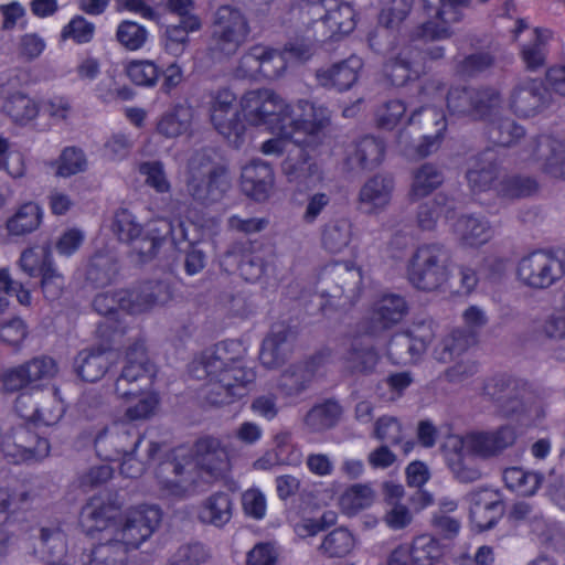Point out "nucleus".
<instances>
[{
    "mask_svg": "<svg viewBox=\"0 0 565 565\" xmlns=\"http://www.w3.org/2000/svg\"><path fill=\"white\" fill-rule=\"evenodd\" d=\"M241 113L249 126L275 135L263 143L265 154H279L290 145H312L328 119L323 107L308 102L290 107L269 89L246 93L241 100Z\"/></svg>",
    "mask_w": 565,
    "mask_h": 565,
    "instance_id": "1",
    "label": "nucleus"
},
{
    "mask_svg": "<svg viewBox=\"0 0 565 565\" xmlns=\"http://www.w3.org/2000/svg\"><path fill=\"white\" fill-rule=\"evenodd\" d=\"M119 516L118 508L113 503H106L102 498L92 499L82 510L79 523L83 530L90 536L100 533L99 540L105 544L94 552L92 565H109L102 562L111 543L122 545V552L127 548L138 547L143 543L161 520V511L154 505H140Z\"/></svg>",
    "mask_w": 565,
    "mask_h": 565,
    "instance_id": "2",
    "label": "nucleus"
},
{
    "mask_svg": "<svg viewBox=\"0 0 565 565\" xmlns=\"http://www.w3.org/2000/svg\"><path fill=\"white\" fill-rule=\"evenodd\" d=\"M516 438L514 427L505 425L494 431L469 433L465 436L449 435L443 443L445 460L455 475L463 482L480 477L476 457L486 458L511 446Z\"/></svg>",
    "mask_w": 565,
    "mask_h": 565,
    "instance_id": "3",
    "label": "nucleus"
},
{
    "mask_svg": "<svg viewBox=\"0 0 565 565\" xmlns=\"http://www.w3.org/2000/svg\"><path fill=\"white\" fill-rule=\"evenodd\" d=\"M193 467H200L213 476L228 468V452L215 438H203L195 445V457L182 466L180 462L166 461L161 463L157 478L161 495L164 498L182 499L195 492L193 481L188 472Z\"/></svg>",
    "mask_w": 565,
    "mask_h": 565,
    "instance_id": "4",
    "label": "nucleus"
},
{
    "mask_svg": "<svg viewBox=\"0 0 565 565\" xmlns=\"http://www.w3.org/2000/svg\"><path fill=\"white\" fill-rule=\"evenodd\" d=\"M226 345H217L214 353H209L203 360L192 366V373L198 379L209 377V399L213 404H225L231 397H241L245 394L244 384L252 381L254 373L246 370L242 362L227 359Z\"/></svg>",
    "mask_w": 565,
    "mask_h": 565,
    "instance_id": "5",
    "label": "nucleus"
},
{
    "mask_svg": "<svg viewBox=\"0 0 565 565\" xmlns=\"http://www.w3.org/2000/svg\"><path fill=\"white\" fill-rule=\"evenodd\" d=\"M147 373H149V367L147 365L145 348L142 344H136L127 352L126 365L116 384V393L129 404L125 413V420L117 422L116 424L132 427V431L137 434L138 431L131 423L151 416L159 403L154 392L139 391L132 385L134 381L143 377Z\"/></svg>",
    "mask_w": 565,
    "mask_h": 565,
    "instance_id": "6",
    "label": "nucleus"
},
{
    "mask_svg": "<svg viewBox=\"0 0 565 565\" xmlns=\"http://www.w3.org/2000/svg\"><path fill=\"white\" fill-rule=\"evenodd\" d=\"M140 443L139 434L132 427L114 424L96 440L99 456L107 461H119L120 472L127 477H136L142 471V465L135 459L132 452Z\"/></svg>",
    "mask_w": 565,
    "mask_h": 565,
    "instance_id": "7",
    "label": "nucleus"
},
{
    "mask_svg": "<svg viewBox=\"0 0 565 565\" xmlns=\"http://www.w3.org/2000/svg\"><path fill=\"white\" fill-rule=\"evenodd\" d=\"M310 56V49L303 43L291 44L282 53L256 45L242 58L243 76L255 77L258 74L271 78L278 76L289 63L301 62Z\"/></svg>",
    "mask_w": 565,
    "mask_h": 565,
    "instance_id": "8",
    "label": "nucleus"
},
{
    "mask_svg": "<svg viewBox=\"0 0 565 565\" xmlns=\"http://www.w3.org/2000/svg\"><path fill=\"white\" fill-rule=\"evenodd\" d=\"M147 232L139 227L135 216L127 210L118 211L113 221V231L120 241L130 242L140 259L154 255L162 236L171 232V225L164 220L150 222Z\"/></svg>",
    "mask_w": 565,
    "mask_h": 565,
    "instance_id": "9",
    "label": "nucleus"
},
{
    "mask_svg": "<svg viewBox=\"0 0 565 565\" xmlns=\"http://www.w3.org/2000/svg\"><path fill=\"white\" fill-rule=\"evenodd\" d=\"M449 274L447 254L434 245L418 248L408 267L411 282L423 290L439 288L448 280Z\"/></svg>",
    "mask_w": 565,
    "mask_h": 565,
    "instance_id": "10",
    "label": "nucleus"
},
{
    "mask_svg": "<svg viewBox=\"0 0 565 565\" xmlns=\"http://www.w3.org/2000/svg\"><path fill=\"white\" fill-rule=\"evenodd\" d=\"M564 275V265L555 256L535 252L523 257L516 268L519 281L532 289H545Z\"/></svg>",
    "mask_w": 565,
    "mask_h": 565,
    "instance_id": "11",
    "label": "nucleus"
},
{
    "mask_svg": "<svg viewBox=\"0 0 565 565\" xmlns=\"http://www.w3.org/2000/svg\"><path fill=\"white\" fill-rule=\"evenodd\" d=\"M249 29L242 13L231 7H221L214 20L216 49L224 54L234 53L242 45Z\"/></svg>",
    "mask_w": 565,
    "mask_h": 565,
    "instance_id": "12",
    "label": "nucleus"
},
{
    "mask_svg": "<svg viewBox=\"0 0 565 565\" xmlns=\"http://www.w3.org/2000/svg\"><path fill=\"white\" fill-rule=\"evenodd\" d=\"M0 108L14 124L25 126L39 115V104L17 88L9 75L0 76Z\"/></svg>",
    "mask_w": 565,
    "mask_h": 565,
    "instance_id": "13",
    "label": "nucleus"
},
{
    "mask_svg": "<svg viewBox=\"0 0 565 565\" xmlns=\"http://www.w3.org/2000/svg\"><path fill=\"white\" fill-rule=\"evenodd\" d=\"M235 96L225 89L220 92L211 106V120L217 131L231 145L238 148L245 140L246 127L237 120V111L233 107Z\"/></svg>",
    "mask_w": 565,
    "mask_h": 565,
    "instance_id": "14",
    "label": "nucleus"
},
{
    "mask_svg": "<svg viewBox=\"0 0 565 565\" xmlns=\"http://www.w3.org/2000/svg\"><path fill=\"white\" fill-rule=\"evenodd\" d=\"M56 364L50 358L34 359L25 364L8 371L3 375V386L7 391L38 388L56 374Z\"/></svg>",
    "mask_w": 565,
    "mask_h": 565,
    "instance_id": "15",
    "label": "nucleus"
},
{
    "mask_svg": "<svg viewBox=\"0 0 565 565\" xmlns=\"http://www.w3.org/2000/svg\"><path fill=\"white\" fill-rule=\"evenodd\" d=\"M194 110L186 102L171 104L154 120V134L164 139L188 135L193 125Z\"/></svg>",
    "mask_w": 565,
    "mask_h": 565,
    "instance_id": "16",
    "label": "nucleus"
},
{
    "mask_svg": "<svg viewBox=\"0 0 565 565\" xmlns=\"http://www.w3.org/2000/svg\"><path fill=\"white\" fill-rule=\"evenodd\" d=\"M502 514L503 503L499 492L482 489L470 494V518L478 530L492 527Z\"/></svg>",
    "mask_w": 565,
    "mask_h": 565,
    "instance_id": "17",
    "label": "nucleus"
},
{
    "mask_svg": "<svg viewBox=\"0 0 565 565\" xmlns=\"http://www.w3.org/2000/svg\"><path fill=\"white\" fill-rule=\"evenodd\" d=\"M28 433L23 429L14 434V441L10 437L0 436V454L8 462L22 463L33 462L46 458L50 454V444L46 439H36L35 447L25 446Z\"/></svg>",
    "mask_w": 565,
    "mask_h": 565,
    "instance_id": "18",
    "label": "nucleus"
},
{
    "mask_svg": "<svg viewBox=\"0 0 565 565\" xmlns=\"http://www.w3.org/2000/svg\"><path fill=\"white\" fill-rule=\"evenodd\" d=\"M274 186L271 168L262 161H252L243 167L242 189L248 196L262 201L269 196Z\"/></svg>",
    "mask_w": 565,
    "mask_h": 565,
    "instance_id": "19",
    "label": "nucleus"
},
{
    "mask_svg": "<svg viewBox=\"0 0 565 565\" xmlns=\"http://www.w3.org/2000/svg\"><path fill=\"white\" fill-rule=\"evenodd\" d=\"M311 9L315 13L326 11L323 24L330 29L332 35L348 34L355 26L353 8L341 0H322L321 3H313Z\"/></svg>",
    "mask_w": 565,
    "mask_h": 565,
    "instance_id": "20",
    "label": "nucleus"
},
{
    "mask_svg": "<svg viewBox=\"0 0 565 565\" xmlns=\"http://www.w3.org/2000/svg\"><path fill=\"white\" fill-rule=\"evenodd\" d=\"M44 210L35 201H25L18 205L14 213L7 220L6 230L9 236H24L40 228Z\"/></svg>",
    "mask_w": 565,
    "mask_h": 565,
    "instance_id": "21",
    "label": "nucleus"
},
{
    "mask_svg": "<svg viewBox=\"0 0 565 565\" xmlns=\"http://www.w3.org/2000/svg\"><path fill=\"white\" fill-rule=\"evenodd\" d=\"M190 193L203 202H215L220 200L230 189V177L226 170L215 171L209 179L196 183V175L193 173L189 180Z\"/></svg>",
    "mask_w": 565,
    "mask_h": 565,
    "instance_id": "22",
    "label": "nucleus"
},
{
    "mask_svg": "<svg viewBox=\"0 0 565 565\" xmlns=\"http://www.w3.org/2000/svg\"><path fill=\"white\" fill-rule=\"evenodd\" d=\"M376 492L369 483H355L347 488L338 500L341 512L353 516L373 505Z\"/></svg>",
    "mask_w": 565,
    "mask_h": 565,
    "instance_id": "23",
    "label": "nucleus"
},
{
    "mask_svg": "<svg viewBox=\"0 0 565 565\" xmlns=\"http://www.w3.org/2000/svg\"><path fill=\"white\" fill-rule=\"evenodd\" d=\"M392 181L387 178L376 177L366 182L360 192V202L367 213L383 210L391 200Z\"/></svg>",
    "mask_w": 565,
    "mask_h": 565,
    "instance_id": "24",
    "label": "nucleus"
},
{
    "mask_svg": "<svg viewBox=\"0 0 565 565\" xmlns=\"http://www.w3.org/2000/svg\"><path fill=\"white\" fill-rule=\"evenodd\" d=\"M361 67V58L351 56L343 63L337 64L330 70L320 73L319 79L322 85H332L339 89H347L355 83Z\"/></svg>",
    "mask_w": 565,
    "mask_h": 565,
    "instance_id": "25",
    "label": "nucleus"
},
{
    "mask_svg": "<svg viewBox=\"0 0 565 565\" xmlns=\"http://www.w3.org/2000/svg\"><path fill=\"white\" fill-rule=\"evenodd\" d=\"M111 356L109 351H82L75 360V371L84 381L95 382L104 375Z\"/></svg>",
    "mask_w": 565,
    "mask_h": 565,
    "instance_id": "26",
    "label": "nucleus"
},
{
    "mask_svg": "<svg viewBox=\"0 0 565 565\" xmlns=\"http://www.w3.org/2000/svg\"><path fill=\"white\" fill-rule=\"evenodd\" d=\"M454 232L463 242L472 247L487 243L492 237L489 224L478 217L462 216L454 225Z\"/></svg>",
    "mask_w": 565,
    "mask_h": 565,
    "instance_id": "27",
    "label": "nucleus"
},
{
    "mask_svg": "<svg viewBox=\"0 0 565 565\" xmlns=\"http://www.w3.org/2000/svg\"><path fill=\"white\" fill-rule=\"evenodd\" d=\"M232 518V501L228 494L217 492L210 495L199 510V519L214 526H223Z\"/></svg>",
    "mask_w": 565,
    "mask_h": 565,
    "instance_id": "28",
    "label": "nucleus"
},
{
    "mask_svg": "<svg viewBox=\"0 0 565 565\" xmlns=\"http://www.w3.org/2000/svg\"><path fill=\"white\" fill-rule=\"evenodd\" d=\"M127 78L137 86L153 87L158 83L161 70L149 58H128L122 63Z\"/></svg>",
    "mask_w": 565,
    "mask_h": 565,
    "instance_id": "29",
    "label": "nucleus"
},
{
    "mask_svg": "<svg viewBox=\"0 0 565 565\" xmlns=\"http://www.w3.org/2000/svg\"><path fill=\"white\" fill-rule=\"evenodd\" d=\"M116 41L120 46L129 52L142 50L149 42V30L132 20L120 21L115 31Z\"/></svg>",
    "mask_w": 565,
    "mask_h": 565,
    "instance_id": "30",
    "label": "nucleus"
},
{
    "mask_svg": "<svg viewBox=\"0 0 565 565\" xmlns=\"http://www.w3.org/2000/svg\"><path fill=\"white\" fill-rule=\"evenodd\" d=\"M31 397L28 394L19 395L15 402L17 413L26 420L51 425L58 420L63 415L64 405L57 397H55L54 405L51 409H46L44 407H29Z\"/></svg>",
    "mask_w": 565,
    "mask_h": 565,
    "instance_id": "31",
    "label": "nucleus"
},
{
    "mask_svg": "<svg viewBox=\"0 0 565 565\" xmlns=\"http://www.w3.org/2000/svg\"><path fill=\"white\" fill-rule=\"evenodd\" d=\"M200 21L196 17H185L178 25H170L166 30V50L175 56L181 55L188 44L189 33L200 29Z\"/></svg>",
    "mask_w": 565,
    "mask_h": 565,
    "instance_id": "32",
    "label": "nucleus"
},
{
    "mask_svg": "<svg viewBox=\"0 0 565 565\" xmlns=\"http://www.w3.org/2000/svg\"><path fill=\"white\" fill-rule=\"evenodd\" d=\"M408 547L414 565H435L445 555L444 546L435 537L427 534L415 537Z\"/></svg>",
    "mask_w": 565,
    "mask_h": 565,
    "instance_id": "33",
    "label": "nucleus"
},
{
    "mask_svg": "<svg viewBox=\"0 0 565 565\" xmlns=\"http://www.w3.org/2000/svg\"><path fill=\"white\" fill-rule=\"evenodd\" d=\"M353 236L352 223L348 218H339L328 223L322 232V245L331 253L347 247Z\"/></svg>",
    "mask_w": 565,
    "mask_h": 565,
    "instance_id": "34",
    "label": "nucleus"
},
{
    "mask_svg": "<svg viewBox=\"0 0 565 565\" xmlns=\"http://www.w3.org/2000/svg\"><path fill=\"white\" fill-rule=\"evenodd\" d=\"M503 480L509 489L521 494L532 495L539 489L542 478L539 473L526 471L519 467L504 470Z\"/></svg>",
    "mask_w": 565,
    "mask_h": 565,
    "instance_id": "35",
    "label": "nucleus"
},
{
    "mask_svg": "<svg viewBox=\"0 0 565 565\" xmlns=\"http://www.w3.org/2000/svg\"><path fill=\"white\" fill-rule=\"evenodd\" d=\"M19 266L30 277H36L41 276L46 268L53 267L54 262L47 249L34 246L22 252Z\"/></svg>",
    "mask_w": 565,
    "mask_h": 565,
    "instance_id": "36",
    "label": "nucleus"
},
{
    "mask_svg": "<svg viewBox=\"0 0 565 565\" xmlns=\"http://www.w3.org/2000/svg\"><path fill=\"white\" fill-rule=\"evenodd\" d=\"M87 168V159L81 149L65 148L55 161V174L62 178H70L84 172Z\"/></svg>",
    "mask_w": 565,
    "mask_h": 565,
    "instance_id": "37",
    "label": "nucleus"
},
{
    "mask_svg": "<svg viewBox=\"0 0 565 565\" xmlns=\"http://www.w3.org/2000/svg\"><path fill=\"white\" fill-rule=\"evenodd\" d=\"M355 539L347 529H335L329 533L321 545L326 554L331 557H343L355 547Z\"/></svg>",
    "mask_w": 565,
    "mask_h": 565,
    "instance_id": "38",
    "label": "nucleus"
},
{
    "mask_svg": "<svg viewBox=\"0 0 565 565\" xmlns=\"http://www.w3.org/2000/svg\"><path fill=\"white\" fill-rule=\"evenodd\" d=\"M405 309L406 306L403 298L398 296H385L375 306L374 319L386 328L399 321Z\"/></svg>",
    "mask_w": 565,
    "mask_h": 565,
    "instance_id": "39",
    "label": "nucleus"
},
{
    "mask_svg": "<svg viewBox=\"0 0 565 565\" xmlns=\"http://www.w3.org/2000/svg\"><path fill=\"white\" fill-rule=\"evenodd\" d=\"M289 350V345L281 335H269L267 337L262 345L260 350V362L266 367H276L284 362L286 354Z\"/></svg>",
    "mask_w": 565,
    "mask_h": 565,
    "instance_id": "40",
    "label": "nucleus"
},
{
    "mask_svg": "<svg viewBox=\"0 0 565 565\" xmlns=\"http://www.w3.org/2000/svg\"><path fill=\"white\" fill-rule=\"evenodd\" d=\"M441 182L443 175L437 168L423 166L414 177L412 195L416 199L424 198L439 186Z\"/></svg>",
    "mask_w": 565,
    "mask_h": 565,
    "instance_id": "41",
    "label": "nucleus"
},
{
    "mask_svg": "<svg viewBox=\"0 0 565 565\" xmlns=\"http://www.w3.org/2000/svg\"><path fill=\"white\" fill-rule=\"evenodd\" d=\"M95 25L81 15H75L61 30L63 41L72 40L77 44H85L93 40Z\"/></svg>",
    "mask_w": 565,
    "mask_h": 565,
    "instance_id": "42",
    "label": "nucleus"
},
{
    "mask_svg": "<svg viewBox=\"0 0 565 565\" xmlns=\"http://www.w3.org/2000/svg\"><path fill=\"white\" fill-rule=\"evenodd\" d=\"M471 343V337L460 331L451 333L435 349L434 354L438 361L450 362Z\"/></svg>",
    "mask_w": 565,
    "mask_h": 565,
    "instance_id": "43",
    "label": "nucleus"
},
{
    "mask_svg": "<svg viewBox=\"0 0 565 565\" xmlns=\"http://www.w3.org/2000/svg\"><path fill=\"white\" fill-rule=\"evenodd\" d=\"M341 414L335 402H327L313 407L307 415L306 422L312 429H323L333 425Z\"/></svg>",
    "mask_w": 565,
    "mask_h": 565,
    "instance_id": "44",
    "label": "nucleus"
},
{
    "mask_svg": "<svg viewBox=\"0 0 565 565\" xmlns=\"http://www.w3.org/2000/svg\"><path fill=\"white\" fill-rule=\"evenodd\" d=\"M333 521L334 515L332 513L326 514L321 518L303 514L299 516L298 520L292 521V526L299 539H308L323 531L326 526L333 523Z\"/></svg>",
    "mask_w": 565,
    "mask_h": 565,
    "instance_id": "45",
    "label": "nucleus"
},
{
    "mask_svg": "<svg viewBox=\"0 0 565 565\" xmlns=\"http://www.w3.org/2000/svg\"><path fill=\"white\" fill-rule=\"evenodd\" d=\"M94 307L99 313L108 315L117 310V308L131 312H140L147 309L149 303H135L124 297H120L118 300H116L114 296L99 295L94 300Z\"/></svg>",
    "mask_w": 565,
    "mask_h": 565,
    "instance_id": "46",
    "label": "nucleus"
},
{
    "mask_svg": "<svg viewBox=\"0 0 565 565\" xmlns=\"http://www.w3.org/2000/svg\"><path fill=\"white\" fill-rule=\"evenodd\" d=\"M406 106L402 100H391L379 108L376 119L385 129H392L405 118Z\"/></svg>",
    "mask_w": 565,
    "mask_h": 565,
    "instance_id": "47",
    "label": "nucleus"
},
{
    "mask_svg": "<svg viewBox=\"0 0 565 565\" xmlns=\"http://www.w3.org/2000/svg\"><path fill=\"white\" fill-rule=\"evenodd\" d=\"M542 97L530 88H521L512 95L511 106L521 116H531L540 108Z\"/></svg>",
    "mask_w": 565,
    "mask_h": 565,
    "instance_id": "48",
    "label": "nucleus"
},
{
    "mask_svg": "<svg viewBox=\"0 0 565 565\" xmlns=\"http://www.w3.org/2000/svg\"><path fill=\"white\" fill-rule=\"evenodd\" d=\"M534 42L531 45H526L522 50V56L529 67H536L543 63L544 53L543 44L551 39V32L548 30H535Z\"/></svg>",
    "mask_w": 565,
    "mask_h": 565,
    "instance_id": "49",
    "label": "nucleus"
},
{
    "mask_svg": "<svg viewBox=\"0 0 565 565\" xmlns=\"http://www.w3.org/2000/svg\"><path fill=\"white\" fill-rule=\"evenodd\" d=\"M45 46V41L39 34L26 33L19 38L15 52L22 58L33 60L43 53Z\"/></svg>",
    "mask_w": 565,
    "mask_h": 565,
    "instance_id": "50",
    "label": "nucleus"
},
{
    "mask_svg": "<svg viewBox=\"0 0 565 565\" xmlns=\"http://www.w3.org/2000/svg\"><path fill=\"white\" fill-rule=\"evenodd\" d=\"M244 512L254 518L263 519L266 514L267 502L265 494L257 488H250L243 493L242 498Z\"/></svg>",
    "mask_w": 565,
    "mask_h": 565,
    "instance_id": "51",
    "label": "nucleus"
},
{
    "mask_svg": "<svg viewBox=\"0 0 565 565\" xmlns=\"http://www.w3.org/2000/svg\"><path fill=\"white\" fill-rule=\"evenodd\" d=\"M383 156V146L374 138H365L361 141L358 154L354 159H350L352 164L358 162L362 166L374 164L381 161Z\"/></svg>",
    "mask_w": 565,
    "mask_h": 565,
    "instance_id": "52",
    "label": "nucleus"
},
{
    "mask_svg": "<svg viewBox=\"0 0 565 565\" xmlns=\"http://www.w3.org/2000/svg\"><path fill=\"white\" fill-rule=\"evenodd\" d=\"M41 288L49 300L58 298L64 288V277L56 266L46 268L41 275Z\"/></svg>",
    "mask_w": 565,
    "mask_h": 565,
    "instance_id": "53",
    "label": "nucleus"
},
{
    "mask_svg": "<svg viewBox=\"0 0 565 565\" xmlns=\"http://www.w3.org/2000/svg\"><path fill=\"white\" fill-rule=\"evenodd\" d=\"M139 172L146 177V182L156 191L166 192L169 190V182L160 162H145L140 164Z\"/></svg>",
    "mask_w": 565,
    "mask_h": 565,
    "instance_id": "54",
    "label": "nucleus"
},
{
    "mask_svg": "<svg viewBox=\"0 0 565 565\" xmlns=\"http://www.w3.org/2000/svg\"><path fill=\"white\" fill-rule=\"evenodd\" d=\"M84 241V234L77 228H68L63 232L55 243V249L60 256L70 257L75 254Z\"/></svg>",
    "mask_w": 565,
    "mask_h": 565,
    "instance_id": "55",
    "label": "nucleus"
},
{
    "mask_svg": "<svg viewBox=\"0 0 565 565\" xmlns=\"http://www.w3.org/2000/svg\"><path fill=\"white\" fill-rule=\"evenodd\" d=\"M543 330L545 334L553 339L565 337V299L556 306L553 312L546 318Z\"/></svg>",
    "mask_w": 565,
    "mask_h": 565,
    "instance_id": "56",
    "label": "nucleus"
},
{
    "mask_svg": "<svg viewBox=\"0 0 565 565\" xmlns=\"http://www.w3.org/2000/svg\"><path fill=\"white\" fill-rule=\"evenodd\" d=\"M132 146V140L127 134H116L105 145V157L109 160L124 159Z\"/></svg>",
    "mask_w": 565,
    "mask_h": 565,
    "instance_id": "57",
    "label": "nucleus"
},
{
    "mask_svg": "<svg viewBox=\"0 0 565 565\" xmlns=\"http://www.w3.org/2000/svg\"><path fill=\"white\" fill-rule=\"evenodd\" d=\"M278 552L273 544L259 543L247 554V565H276Z\"/></svg>",
    "mask_w": 565,
    "mask_h": 565,
    "instance_id": "58",
    "label": "nucleus"
},
{
    "mask_svg": "<svg viewBox=\"0 0 565 565\" xmlns=\"http://www.w3.org/2000/svg\"><path fill=\"white\" fill-rule=\"evenodd\" d=\"M375 436L379 439L398 444L402 440V426L393 417H381L375 425Z\"/></svg>",
    "mask_w": 565,
    "mask_h": 565,
    "instance_id": "59",
    "label": "nucleus"
},
{
    "mask_svg": "<svg viewBox=\"0 0 565 565\" xmlns=\"http://www.w3.org/2000/svg\"><path fill=\"white\" fill-rule=\"evenodd\" d=\"M203 559V550L200 545L182 546L170 558L169 565H199Z\"/></svg>",
    "mask_w": 565,
    "mask_h": 565,
    "instance_id": "60",
    "label": "nucleus"
},
{
    "mask_svg": "<svg viewBox=\"0 0 565 565\" xmlns=\"http://www.w3.org/2000/svg\"><path fill=\"white\" fill-rule=\"evenodd\" d=\"M384 520L391 529L399 530L412 522V514L405 505L394 503L386 512Z\"/></svg>",
    "mask_w": 565,
    "mask_h": 565,
    "instance_id": "61",
    "label": "nucleus"
},
{
    "mask_svg": "<svg viewBox=\"0 0 565 565\" xmlns=\"http://www.w3.org/2000/svg\"><path fill=\"white\" fill-rule=\"evenodd\" d=\"M0 12L3 17L2 28L4 30H12L22 22L25 17V9L17 1L1 6Z\"/></svg>",
    "mask_w": 565,
    "mask_h": 565,
    "instance_id": "62",
    "label": "nucleus"
},
{
    "mask_svg": "<svg viewBox=\"0 0 565 565\" xmlns=\"http://www.w3.org/2000/svg\"><path fill=\"white\" fill-rule=\"evenodd\" d=\"M117 6L119 11H128L149 21L158 18L157 12L143 0H117Z\"/></svg>",
    "mask_w": 565,
    "mask_h": 565,
    "instance_id": "63",
    "label": "nucleus"
},
{
    "mask_svg": "<svg viewBox=\"0 0 565 565\" xmlns=\"http://www.w3.org/2000/svg\"><path fill=\"white\" fill-rule=\"evenodd\" d=\"M0 169L6 170L12 178H21L25 173L23 156L19 152L9 151L0 160Z\"/></svg>",
    "mask_w": 565,
    "mask_h": 565,
    "instance_id": "64",
    "label": "nucleus"
}]
</instances>
